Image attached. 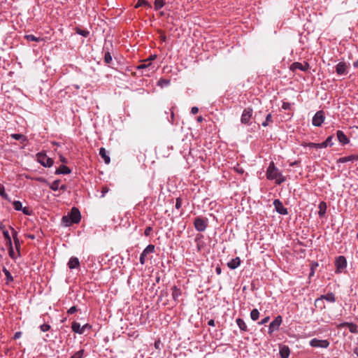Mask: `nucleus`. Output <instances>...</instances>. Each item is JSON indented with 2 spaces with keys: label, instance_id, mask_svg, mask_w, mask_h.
Wrapping results in <instances>:
<instances>
[{
  "label": "nucleus",
  "instance_id": "4d7b16f0",
  "mask_svg": "<svg viewBox=\"0 0 358 358\" xmlns=\"http://www.w3.org/2000/svg\"><path fill=\"white\" fill-rule=\"evenodd\" d=\"M317 145H318V146H317L318 149L324 148H327V146H329L325 141H324L321 143H317Z\"/></svg>",
  "mask_w": 358,
  "mask_h": 358
},
{
  "label": "nucleus",
  "instance_id": "864d4df0",
  "mask_svg": "<svg viewBox=\"0 0 358 358\" xmlns=\"http://www.w3.org/2000/svg\"><path fill=\"white\" fill-rule=\"evenodd\" d=\"M8 254L10 258L15 259L13 248H8Z\"/></svg>",
  "mask_w": 358,
  "mask_h": 358
},
{
  "label": "nucleus",
  "instance_id": "aec40b11",
  "mask_svg": "<svg viewBox=\"0 0 358 358\" xmlns=\"http://www.w3.org/2000/svg\"><path fill=\"white\" fill-rule=\"evenodd\" d=\"M80 262L78 257H71L68 262V266L70 269H74L78 267Z\"/></svg>",
  "mask_w": 358,
  "mask_h": 358
},
{
  "label": "nucleus",
  "instance_id": "58836bf2",
  "mask_svg": "<svg viewBox=\"0 0 358 358\" xmlns=\"http://www.w3.org/2000/svg\"><path fill=\"white\" fill-rule=\"evenodd\" d=\"M13 208L16 210H22V203L20 201H15L13 203Z\"/></svg>",
  "mask_w": 358,
  "mask_h": 358
},
{
  "label": "nucleus",
  "instance_id": "37998d69",
  "mask_svg": "<svg viewBox=\"0 0 358 358\" xmlns=\"http://www.w3.org/2000/svg\"><path fill=\"white\" fill-rule=\"evenodd\" d=\"M357 325L353 324V323H350V325L349 327V330L351 333H357Z\"/></svg>",
  "mask_w": 358,
  "mask_h": 358
},
{
  "label": "nucleus",
  "instance_id": "79ce46f5",
  "mask_svg": "<svg viewBox=\"0 0 358 358\" xmlns=\"http://www.w3.org/2000/svg\"><path fill=\"white\" fill-rule=\"evenodd\" d=\"M40 329L43 332H46L50 329V325L48 324H43L40 326Z\"/></svg>",
  "mask_w": 358,
  "mask_h": 358
},
{
  "label": "nucleus",
  "instance_id": "f8f14e48",
  "mask_svg": "<svg viewBox=\"0 0 358 358\" xmlns=\"http://www.w3.org/2000/svg\"><path fill=\"white\" fill-rule=\"evenodd\" d=\"M276 212L280 215H287V209L283 206L282 203L279 199H275L273 202Z\"/></svg>",
  "mask_w": 358,
  "mask_h": 358
},
{
  "label": "nucleus",
  "instance_id": "dca6fc26",
  "mask_svg": "<svg viewBox=\"0 0 358 358\" xmlns=\"http://www.w3.org/2000/svg\"><path fill=\"white\" fill-rule=\"evenodd\" d=\"M336 136H337V138H338V141L342 145H347L348 143H349L350 140L348 138V136L343 133V131H342L341 130H338L336 131Z\"/></svg>",
  "mask_w": 358,
  "mask_h": 358
},
{
  "label": "nucleus",
  "instance_id": "4c0bfd02",
  "mask_svg": "<svg viewBox=\"0 0 358 358\" xmlns=\"http://www.w3.org/2000/svg\"><path fill=\"white\" fill-rule=\"evenodd\" d=\"M148 6V7H151V6L150 5V3L146 1V0H138L136 6H135V8H138L140 6Z\"/></svg>",
  "mask_w": 358,
  "mask_h": 358
},
{
  "label": "nucleus",
  "instance_id": "e433bc0d",
  "mask_svg": "<svg viewBox=\"0 0 358 358\" xmlns=\"http://www.w3.org/2000/svg\"><path fill=\"white\" fill-rule=\"evenodd\" d=\"M272 122H273L272 115L271 113H268L266 117L265 121H264L262 123V125L265 127H267L268 125V124Z\"/></svg>",
  "mask_w": 358,
  "mask_h": 358
},
{
  "label": "nucleus",
  "instance_id": "412c9836",
  "mask_svg": "<svg viewBox=\"0 0 358 358\" xmlns=\"http://www.w3.org/2000/svg\"><path fill=\"white\" fill-rule=\"evenodd\" d=\"M150 67H152V69L154 68L152 66L151 62H144L143 64L138 65L136 69L138 70H145V71L148 70V72L145 73V75L148 76L150 72Z\"/></svg>",
  "mask_w": 358,
  "mask_h": 358
},
{
  "label": "nucleus",
  "instance_id": "393cba45",
  "mask_svg": "<svg viewBox=\"0 0 358 358\" xmlns=\"http://www.w3.org/2000/svg\"><path fill=\"white\" fill-rule=\"evenodd\" d=\"M72 331L76 334H83L82 327L80 324L77 322H73L71 325Z\"/></svg>",
  "mask_w": 358,
  "mask_h": 358
},
{
  "label": "nucleus",
  "instance_id": "0e129e2a",
  "mask_svg": "<svg viewBox=\"0 0 358 358\" xmlns=\"http://www.w3.org/2000/svg\"><path fill=\"white\" fill-rule=\"evenodd\" d=\"M151 230H152V228H151L150 227H147V228L145 229V236H149V234H150V233Z\"/></svg>",
  "mask_w": 358,
  "mask_h": 358
},
{
  "label": "nucleus",
  "instance_id": "0eeeda50",
  "mask_svg": "<svg viewBox=\"0 0 358 358\" xmlns=\"http://www.w3.org/2000/svg\"><path fill=\"white\" fill-rule=\"evenodd\" d=\"M326 300L330 303H334L336 301V296L333 292H329L327 294L321 295L319 298L315 301V306H317L319 303H322V301Z\"/></svg>",
  "mask_w": 358,
  "mask_h": 358
},
{
  "label": "nucleus",
  "instance_id": "9d476101",
  "mask_svg": "<svg viewBox=\"0 0 358 358\" xmlns=\"http://www.w3.org/2000/svg\"><path fill=\"white\" fill-rule=\"evenodd\" d=\"M310 345L313 348H327L329 345V342L327 340L313 338L310 341Z\"/></svg>",
  "mask_w": 358,
  "mask_h": 358
},
{
  "label": "nucleus",
  "instance_id": "20e7f679",
  "mask_svg": "<svg viewBox=\"0 0 358 358\" xmlns=\"http://www.w3.org/2000/svg\"><path fill=\"white\" fill-rule=\"evenodd\" d=\"M36 157L37 161L44 167H51L53 165V159L48 157L45 153L38 152Z\"/></svg>",
  "mask_w": 358,
  "mask_h": 358
},
{
  "label": "nucleus",
  "instance_id": "ea45409f",
  "mask_svg": "<svg viewBox=\"0 0 358 358\" xmlns=\"http://www.w3.org/2000/svg\"><path fill=\"white\" fill-rule=\"evenodd\" d=\"M84 354V350H80L78 352H75L72 356L71 358H83Z\"/></svg>",
  "mask_w": 358,
  "mask_h": 358
},
{
  "label": "nucleus",
  "instance_id": "4468645a",
  "mask_svg": "<svg viewBox=\"0 0 358 358\" xmlns=\"http://www.w3.org/2000/svg\"><path fill=\"white\" fill-rule=\"evenodd\" d=\"M336 72L338 75H346L348 73V65L345 62H341L336 66Z\"/></svg>",
  "mask_w": 358,
  "mask_h": 358
},
{
  "label": "nucleus",
  "instance_id": "6e6d98bb",
  "mask_svg": "<svg viewBox=\"0 0 358 358\" xmlns=\"http://www.w3.org/2000/svg\"><path fill=\"white\" fill-rule=\"evenodd\" d=\"M317 145H318V146H317L318 149L324 148H327V146H329L325 141H324L321 143H317Z\"/></svg>",
  "mask_w": 358,
  "mask_h": 358
},
{
  "label": "nucleus",
  "instance_id": "680f3d73",
  "mask_svg": "<svg viewBox=\"0 0 358 358\" xmlns=\"http://www.w3.org/2000/svg\"><path fill=\"white\" fill-rule=\"evenodd\" d=\"M199 112V108L196 106H194L191 109V113L194 115L196 114Z\"/></svg>",
  "mask_w": 358,
  "mask_h": 358
},
{
  "label": "nucleus",
  "instance_id": "c9c22d12",
  "mask_svg": "<svg viewBox=\"0 0 358 358\" xmlns=\"http://www.w3.org/2000/svg\"><path fill=\"white\" fill-rule=\"evenodd\" d=\"M76 32L84 37H87L90 35V31L86 29H81L80 28H76Z\"/></svg>",
  "mask_w": 358,
  "mask_h": 358
},
{
  "label": "nucleus",
  "instance_id": "338daca9",
  "mask_svg": "<svg viewBox=\"0 0 358 358\" xmlns=\"http://www.w3.org/2000/svg\"><path fill=\"white\" fill-rule=\"evenodd\" d=\"M60 161L64 164L67 163V159L62 155L60 156Z\"/></svg>",
  "mask_w": 358,
  "mask_h": 358
},
{
  "label": "nucleus",
  "instance_id": "4be33fe9",
  "mask_svg": "<svg viewBox=\"0 0 358 358\" xmlns=\"http://www.w3.org/2000/svg\"><path fill=\"white\" fill-rule=\"evenodd\" d=\"M71 172V170L65 165H61L57 170L55 171L56 175L61 174H69Z\"/></svg>",
  "mask_w": 358,
  "mask_h": 358
},
{
  "label": "nucleus",
  "instance_id": "f03ea898",
  "mask_svg": "<svg viewBox=\"0 0 358 358\" xmlns=\"http://www.w3.org/2000/svg\"><path fill=\"white\" fill-rule=\"evenodd\" d=\"M81 220V214L78 208L73 207L68 215H64L62 218V224L64 227H69L72 224H78Z\"/></svg>",
  "mask_w": 358,
  "mask_h": 358
},
{
  "label": "nucleus",
  "instance_id": "f257e3e1",
  "mask_svg": "<svg viewBox=\"0 0 358 358\" xmlns=\"http://www.w3.org/2000/svg\"><path fill=\"white\" fill-rule=\"evenodd\" d=\"M266 176L267 179L270 180H275L277 185H280L286 180V178L282 176L273 162L269 164L266 172Z\"/></svg>",
  "mask_w": 358,
  "mask_h": 358
},
{
  "label": "nucleus",
  "instance_id": "6e6552de",
  "mask_svg": "<svg viewBox=\"0 0 358 358\" xmlns=\"http://www.w3.org/2000/svg\"><path fill=\"white\" fill-rule=\"evenodd\" d=\"M324 114L322 110L317 111L313 116L312 123L315 127H320L324 121Z\"/></svg>",
  "mask_w": 358,
  "mask_h": 358
},
{
  "label": "nucleus",
  "instance_id": "49530a36",
  "mask_svg": "<svg viewBox=\"0 0 358 358\" xmlns=\"http://www.w3.org/2000/svg\"><path fill=\"white\" fill-rule=\"evenodd\" d=\"M3 237L6 239V241H9V243H10L11 238H10V236L7 230L3 231Z\"/></svg>",
  "mask_w": 358,
  "mask_h": 358
},
{
  "label": "nucleus",
  "instance_id": "72a5a7b5",
  "mask_svg": "<svg viewBox=\"0 0 358 358\" xmlns=\"http://www.w3.org/2000/svg\"><path fill=\"white\" fill-rule=\"evenodd\" d=\"M59 180H55L52 183H51L49 187L53 191H57L59 189Z\"/></svg>",
  "mask_w": 358,
  "mask_h": 358
},
{
  "label": "nucleus",
  "instance_id": "de8ad7c7",
  "mask_svg": "<svg viewBox=\"0 0 358 358\" xmlns=\"http://www.w3.org/2000/svg\"><path fill=\"white\" fill-rule=\"evenodd\" d=\"M269 320H270V317L269 316H266L264 318H263L260 322H259L258 324L259 325L265 324H266L269 321Z\"/></svg>",
  "mask_w": 358,
  "mask_h": 358
},
{
  "label": "nucleus",
  "instance_id": "e2e57ef3",
  "mask_svg": "<svg viewBox=\"0 0 358 358\" xmlns=\"http://www.w3.org/2000/svg\"><path fill=\"white\" fill-rule=\"evenodd\" d=\"M350 322H343L341 324H340L338 325L339 327H350Z\"/></svg>",
  "mask_w": 358,
  "mask_h": 358
},
{
  "label": "nucleus",
  "instance_id": "bb28decb",
  "mask_svg": "<svg viewBox=\"0 0 358 358\" xmlns=\"http://www.w3.org/2000/svg\"><path fill=\"white\" fill-rule=\"evenodd\" d=\"M236 322L241 330H242L243 331H248V327L243 319L237 318Z\"/></svg>",
  "mask_w": 358,
  "mask_h": 358
},
{
  "label": "nucleus",
  "instance_id": "ddd939ff",
  "mask_svg": "<svg viewBox=\"0 0 358 358\" xmlns=\"http://www.w3.org/2000/svg\"><path fill=\"white\" fill-rule=\"evenodd\" d=\"M310 68V66L308 63L304 62L303 64L296 62L291 64L290 66V70L291 71H296V70H301L302 71H307Z\"/></svg>",
  "mask_w": 358,
  "mask_h": 358
},
{
  "label": "nucleus",
  "instance_id": "a211bd4d",
  "mask_svg": "<svg viewBox=\"0 0 358 358\" xmlns=\"http://www.w3.org/2000/svg\"><path fill=\"white\" fill-rule=\"evenodd\" d=\"M241 264V259L240 257H237L234 259H232L231 261H229L228 263H227V266L230 268V269H236V268H238Z\"/></svg>",
  "mask_w": 358,
  "mask_h": 358
},
{
  "label": "nucleus",
  "instance_id": "a18cd8bd",
  "mask_svg": "<svg viewBox=\"0 0 358 358\" xmlns=\"http://www.w3.org/2000/svg\"><path fill=\"white\" fill-rule=\"evenodd\" d=\"M182 206V199L180 197H178L176 201L175 207L176 209H180Z\"/></svg>",
  "mask_w": 358,
  "mask_h": 358
},
{
  "label": "nucleus",
  "instance_id": "69168bd1",
  "mask_svg": "<svg viewBox=\"0 0 358 358\" xmlns=\"http://www.w3.org/2000/svg\"><path fill=\"white\" fill-rule=\"evenodd\" d=\"M317 307L320 308V309L324 308L325 305L324 303V301H322V303H319Z\"/></svg>",
  "mask_w": 358,
  "mask_h": 358
},
{
  "label": "nucleus",
  "instance_id": "9b49d317",
  "mask_svg": "<svg viewBox=\"0 0 358 358\" xmlns=\"http://www.w3.org/2000/svg\"><path fill=\"white\" fill-rule=\"evenodd\" d=\"M155 251V245L150 244L148 245L141 252L140 257H139V262L140 263L143 265L145 262V257L148 254L152 253Z\"/></svg>",
  "mask_w": 358,
  "mask_h": 358
},
{
  "label": "nucleus",
  "instance_id": "5701e85b",
  "mask_svg": "<svg viewBox=\"0 0 358 358\" xmlns=\"http://www.w3.org/2000/svg\"><path fill=\"white\" fill-rule=\"evenodd\" d=\"M99 155L103 159L106 164H109L110 162V157L107 155L106 150L104 148L99 149Z\"/></svg>",
  "mask_w": 358,
  "mask_h": 358
},
{
  "label": "nucleus",
  "instance_id": "13d9d810",
  "mask_svg": "<svg viewBox=\"0 0 358 358\" xmlns=\"http://www.w3.org/2000/svg\"><path fill=\"white\" fill-rule=\"evenodd\" d=\"M108 190L109 189L106 186L103 187L101 189V197H103L105 194L108 192Z\"/></svg>",
  "mask_w": 358,
  "mask_h": 358
},
{
  "label": "nucleus",
  "instance_id": "a878e982",
  "mask_svg": "<svg viewBox=\"0 0 358 358\" xmlns=\"http://www.w3.org/2000/svg\"><path fill=\"white\" fill-rule=\"evenodd\" d=\"M319 212L318 215L320 217H324L327 210V204L325 202L322 201L319 203Z\"/></svg>",
  "mask_w": 358,
  "mask_h": 358
},
{
  "label": "nucleus",
  "instance_id": "c03bdc74",
  "mask_svg": "<svg viewBox=\"0 0 358 358\" xmlns=\"http://www.w3.org/2000/svg\"><path fill=\"white\" fill-rule=\"evenodd\" d=\"M0 196L5 199H6L8 196L7 194L5 192L4 187L1 185H0Z\"/></svg>",
  "mask_w": 358,
  "mask_h": 358
},
{
  "label": "nucleus",
  "instance_id": "bf43d9fd",
  "mask_svg": "<svg viewBox=\"0 0 358 358\" xmlns=\"http://www.w3.org/2000/svg\"><path fill=\"white\" fill-rule=\"evenodd\" d=\"M82 327V331H83V332L85 331V329H91L92 328V326L89 324H84Z\"/></svg>",
  "mask_w": 358,
  "mask_h": 358
},
{
  "label": "nucleus",
  "instance_id": "c756f323",
  "mask_svg": "<svg viewBox=\"0 0 358 358\" xmlns=\"http://www.w3.org/2000/svg\"><path fill=\"white\" fill-rule=\"evenodd\" d=\"M3 272L4 273V274L6 275V283L13 281V278L8 269H6V268H3Z\"/></svg>",
  "mask_w": 358,
  "mask_h": 358
},
{
  "label": "nucleus",
  "instance_id": "1a4fd4ad",
  "mask_svg": "<svg viewBox=\"0 0 358 358\" xmlns=\"http://www.w3.org/2000/svg\"><path fill=\"white\" fill-rule=\"evenodd\" d=\"M253 110L252 108H246L243 110L241 117V122L242 124H248L250 122L251 117L252 115Z\"/></svg>",
  "mask_w": 358,
  "mask_h": 358
},
{
  "label": "nucleus",
  "instance_id": "f3484780",
  "mask_svg": "<svg viewBox=\"0 0 358 358\" xmlns=\"http://www.w3.org/2000/svg\"><path fill=\"white\" fill-rule=\"evenodd\" d=\"M103 51H104V62L107 64H110L112 62V55L110 52V48H108V45L106 43L103 46Z\"/></svg>",
  "mask_w": 358,
  "mask_h": 358
},
{
  "label": "nucleus",
  "instance_id": "2eb2a0df",
  "mask_svg": "<svg viewBox=\"0 0 358 358\" xmlns=\"http://www.w3.org/2000/svg\"><path fill=\"white\" fill-rule=\"evenodd\" d=\"M11 231H12V236L15 244V249L17 250L19 255H20V242L17 236V232L12 227H10Z\"/></svg>",
  "mask_w": 358,
  "mask_h": 358
},
{
  "label": "nucleus",
  "instance_id": "603ef678",
  "mask_svg": "<svg viewBox=\"0 0 358 358\" xmlns=\"http://www.w3.org/2000/svg\"><path fill=\"white\" fill-rule=\"evenodd\" d=\"M77 311V308L76 306H72L68 310H67V313L69 314V315H71V314H73L74 313H76Z\"/></svg>",
  "mask_w": 358,
  "mask_h": 358
},
{
  "label": "nucleus",
  "instance_id": "2f4dec72",
  "mask_svg": "<svg viewBox=\"0 0 358 358\" xmlns=\"http://www.w3.org/2000/svg\"><path fill=\"white\" fill-rule=\"evenodd\" d=\"M164 0H155L154 3L155 10H158L164 6Z\"/></svg>",
  "mask_w": 358,
  "mask_h": 358
},
{
  "label": "nucleus",
  "instance_id": "3c124183",
  "mask_svg": "<svg viewBox=\"0 0 358 358\" xmlns=\"http://www.w3.org/2000/svg\"><path fill=\"white\" fill-rule=\"evenodd\" d=\"M332 140H333V136H330L327 137V138L324 141L327 143V145L331 147L334 144L333 142H332Z\"/></svg>",
  "mask_w": 358,
  "mask_h": 358
},
{
  "label": "nucleus",
  "instance_id": "09e8293b",
  "mask_svg": "<svg viewBox=\"0 0 358 358\" xmlns=\"http://www.w3.org/2000/svg\"><path fill=\"white\" fill-rule=\"evenodd\" d=\"M282 108L284 110H289L291 108V103L289 102H283L282 104Z\"/></svg>",
  "mask_w": 358,
  "mask_h": 358
},
{
  "label": "nucleus",
  "instance_id": "39448f33",
  "mask_svg": "<svg viewBox=\"0 0 358 358\" xmlns=\"http://www.w3.org/2000/svg\"><path fill=\"white\" fill-rule=\"evenodd\" d=\"M336 273H341L347 267V260L344 256H338L335 260Z\"/></svg>",
  "mask_w": 358,
  "mask_h": 358
},
{
  "label": "nucleus",
  "instance_id": "473e14b6",
  "mask_svg": "<svg viewBox=\"0 0 358 358\" xmlns=\"http://www.w3.org/2000/svg\"><path fill=\"white\" fill-rule=\"evenodd\" d=\"M259 317V312L257 309L255 308L252 310L250 313V317L252 320H257Z\"/></svg>",
  "mask_w": 358,
  "mask_h": 358
},
{
  "label": "nucleus",
  "instance_id": "052dcab7",
  "mask_svg": "<svg viewBox=\"0 0 358 358\" xmlns=\"http://www.w3.org/2000/svg\"><path fill=\"white\" fill-rule=\"evenodd\" d=\"M22 332L21 331H17L14 334V339H18L21 337Z\"/></svg>",
  "mask_w": 358,
  "mask_h": 358
},
{
  "label": "nucleus",
  "instance_id": "7c9ffc66",
  "mask_svg": "<svg viewBox=\"0 0 358 358\" xmlns=\"http://www.w3.org/2000/svg\"><path fill=\"white\" fill-rule=\"evenodd\" d=\"M170 85V80L167 79H160L157 82V85L161 87H164Z\"/></svg>",
  "mask_w": 358,
  "mask_h": 358
},
{
  "label": "nucleus",
  "instance_id": "cd10ccee",
  "mask_svg": "<svg viewBox=\"0 0 358 358\" xmlns=\"http://www.w3.org/2000/svg\"><path fill=\"white\" fill-rule=\"evenodd\" d=\"M24 38H26L28 41H34V42H40L43 41L40 37H36L32 34H27L24 36Z\"/></svg>",
  "mask_w": 358,
  "mask_h": 358
},
{
  "label": "nucleus",
  "instance_id": "8fccbe9b",
  "mask_svg": "<svg viewBox=\"0 0 358 358\" xmlns=\"http://www.w3.org/2000/svg\"><path fill=\"white\" fill-rule=\"evenodd\" d=\"M157 58V55H151L148 58L145 59L143 62H151Z\"/></svg>",
  "mask_w": 358,
  "mask_h": 358
},
{
  "label": "nucleus",
  "instance_id": "774afa93",
  "mask_svg": "<svg viewBox=\"0 0 358 358\" xmlns=\"http://www.w3.org/2000/svg\"><path fill=\"white\" fill-rule=\"evenodd\" d=\"M208 324L209 326L214 327V326H215V321H214V320H210L208 322Z\"/></svg>",
  "mask_w": 358,
  "mask_h": 358
},
{
  "label": "nucleus",
  "instance_id": "f704fd0d",
  "mask_svg": "<svg viewBox=\"0 0 358 358\" xmlns=\"http://www.w3.org/2000/svg\"><path fill=\"white\" fill-rule=\"evenodd\" d=\"M11 138L17 141L22 140V141H25L27 140L26 136L21 134H11Z\"/></svg>",
  "mask_w": 358,
  "mask_h": 358
},
{
  "label": "nucleus",
  "instance_id": "7ed1b4c3",
  "mask_svg": "<svg viewBox=\"0 0 358 358\" xmlns=\"http://www.w3.org/2000/svg\"><path fill=\"white\" fill-rule=\"evenodd\" d=\"M208 224V220L206 217H196L194 219V226L196 231L199 232L204 231Z\"/></svg>",
  "mask_w": 358,
  "mask_h": 358
},
{
  "label": "nucleus",
  "instance_id": "b1692460",
  "mask_svg": "<svg viewBox=\"0 0 358 358\" xmlns=\"http://www.w3.org/2000/svg\"><path fill=\"white\" fill-rule=\"evenodd\" d=\"M181 296V290L176 286L172 287V297L174 301H177Z\"/></svg>",
  "mask_w": 358,
  "mask_h": 358
},
{
  "label": "nucleus",
  "instance_id": "c85d7f7f",
  "mask_svg": "<svg viewBox=\"0 0 358 358\" xmlns=\"http://www.w3.org/2000/svg\"><path fill=\"white\" fill-rule=\"evenodd\" d=\"M354 159H355V156L350 155V156L339 158L338 162L340 163H346L348 162L352 161Z\"/></svg>",
  "mask_w": 358,
  "mask_h": 358
},
{
  "label": "nucleus",
  "instance_id": "6ab92c4d",
  "mask_svg": "<svg viewBox=\"0 0 358 358\" xmlns=\"http://www.w3.org/2000/svg\"><path fill=\"white\" fill-rule=\"evenodd\" d=\"M280 355L281 358H288L290 355V350L287 345L280 346Z\"/></svg>",
  "mask_w": 358,
  "mask_h": 358
},
{
  "label": "nucleus",
  "instance_id": "423d86ee",
  "mask_svg": "<svg viewBox=\"0 0 358 358\" xmlns=\"http://www.w3.org/2000/svg\"><path fill=\"white\" fill-rule=\"evenodd\" d=\"M282 322V318L280 315H278L269 324L268 333L271 335L273 331L279 329V327Z\"/></svg>",
  "mask_w": 358,
  "mask_h": 358
},
{
  "label": "nucleus",
  "instance_id": "5fc2aeb1",
  "mask_svg": "<svg viewBox=\"0 0 358 358\" xmlns=\"http://www.w3.org/2000/svg\"><path fill=\"white\" fill-rule=\"evenodd\" d=\"M21 211H22V213L27 215H29L31 214L30 210L27 207H24V208L22 207V210H21Z\"/></svg>",
  "mask_w": 358,
  "mask_h": 358
},
{
  "label": "nucleus",
  "instance_id": "a19ab883",
  "mask_svg": "<svg viewBox=\"0 0 358 358\" xmlns=\"http://www.w3.org/2000/svg\"><path fill=\"white\" fill-rule=\"evenodd\" d=\"M302 145L303 147H309L311 148L318 149V148H317L318 145H317V143H306L302 144Z\"/></svg>",
  "mask_w": 358,
  "mask_h": 358
}]
</instances>
